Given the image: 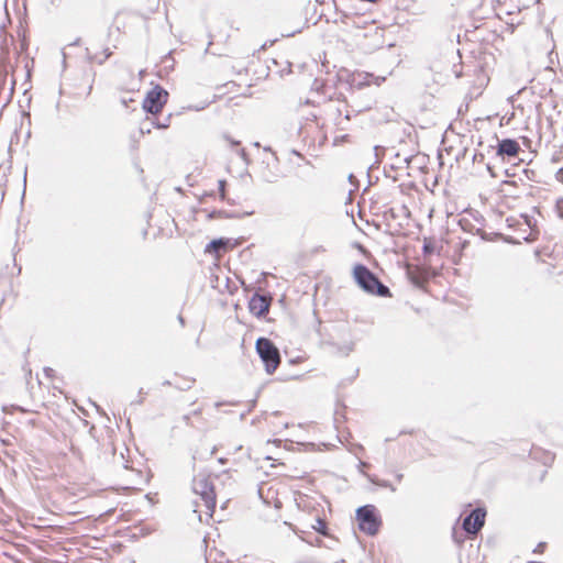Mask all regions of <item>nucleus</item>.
<instances>
[{
    "mask_svg": "<svg viewBox=\"0 0 563 563\" xmlns=\"http://www.w3.org/2000/svg\"><path fill=\"white\" fill-rule=\"evenodd\" d=\"M356 284L366 292L379 297H390L389 288L365 265L356 264L353 268Z\"/></svg>",
    "mask_w": 563,
    "mask_h": 563,
    "instance_id": "1",
    "label": "nucleus"
},
{
    "mask_svg": "<svg viewBox=\"0 0 563 563\" xmlns=\"http://www.w3.org/2000/svg\"><path fill=\"white\" fill-rule=\"evenodd\" d=\"M192 492L199 496L203 506L206 507V515L212 516L216 508V492L213 483L209 476L199 473L192 479Z\"/></svg>",
    "mask_w": 563,
    "mask_h": 563,
    "instance_id": "2",
    "label": "nucleus"
},
{
    "mask_svg": "<svg viewBox=\"0 0 563 563\" xmlns=\"http://www.w3.org/2000/svg\"><path fill=\"white\" fill-rule=\"evenodd\" d=\"M509 228H515L517 236L510 238L509 241L519 243L520 240L526 242H532L537 239L538 230L536 228V221L527 214H521L519 218L510 217L506 219Z\"/></svg>",
    "mask_w": 563,
    "mask_h": 563,
    "instance_id": "3",
    "label": "nucleus"
},
{
    "mask_svg": "<svg viewBox=\"0 0 563 563\" xmlns=\"http://www.w3.org/2000/svg\"><path fill=\"white\" fill-rule=\"evenodd\" d=\"M255 349L265 365L267 374H273L280 364V353L276 345L267 338H258L255 343Z\"/></svg>",
    "mask_w": 563,
    "mask_h": 563,
    "instance_id": "4",
    "label": "nucleus"
},
{
    "mask_svg": "<svg viewBox=\"0 0 563 563\" xmlns=\"http://www.w3.org/2000/svg\"><path fill=\"white\" fill-rule=\"evenodd\" d=\"M358 528L367 536H375L379 531L382 519L373 505L361 506L356 510Z\"/></svg>",
    "mask_w": 563,
    "mask_h": 563,
    "instance_id": "5",
    "label": "nucleus"
},
{
    "mask_svg": "<svg viewBox=\"0 0 563 563\" xmlns=\"http://www.w3.org/2000/svg\"><path fill=\"white\" fill-rule=\"evenodd\" d=\"M168 92L159 85L146 93L143 100V109L151 114H157L167 102Z\"/></svg>",
    "mask_w": 563,
    "mask_h": 563,
    "instance_id": "6",
    "label": "nucleus"
},
{
    "mask_svg": "<svg viewBox=\"0 0 563 563\" xmlns=\"http://www.w3.org/2000/svg\"><path fill=\"white\" fill-rule=\"evenodd\" d=\"M486 510L477 507L473 509L462 523L463 530L470 536H476L485 525Z\"/></svg>",
    "mask_w": 563,
    "mask_h": 563,
    "instance_id": "7",
    "label": "nucleus"
},
{
    "mask_svg": "<svg viewBox=\"0 0 563 563\" xmlns=\"http://www.w3.org/2000/svg\"><path fill=\"white\" fill-rule=\"evenodd\" d=\"M271 302V295H260L255 292L249 301L250 312L257 318H263L268 313Z\"/></svg>",
    "mask_w": 563,
    "mask_h": 563,
    "instance_id": "8",
    "label": "nucleus"
},
{
    "mask_svg": "<svg viewBox=\"0 0 563 563\" xmlns=\"http://www.w3.org/2000/svg\"><path fill=\"white\" fill-rule=\"evenodd\" d=\"M496 156L503 161L518 157L521 148L519 143L514 139L497 140Z\"/></svg>",
    "mask_w": 563,
    "mask_h": 563,
    "instance_id": "9",
    "label": "nucleus"
},
{
    "mask_svg": "<svg viewBox=\"0 0 563 563\" xmlns=\"http://www.w3.org/2000/svg\"><path fill=\"white\" fill-rule=\"evenodd\" d=\"M236 243H233L231 239L220 238L217 240H212L207 244L205 252L209 254H214L216 256H220L222 253L231 250L235 246Z\"/></svg>",
    "mask_w": 563,
    "mask_h": 563,
    "instance_id": "10",
    "label": "nucleus"
},
{
    "mask_svg": "<svg viewBox=\"0 0 563 563\" xmlns=\"http://www.w3.org/2000/svg\"><path fill=\"white\" fill-rule=\"evenodd\" d=\"M528 187L527 184L521 181V186L516 180H504L501 181V191L505 192L506 196L519 198L525 189Z\"/></svg>",
    "mask_w": 563,
    "mask_h": 563,
    "instance_id": "11",
    "label": "nucleus"
},
{
    "mask_svg": "<svg viewBox=\"0 0 563 563\" xmlns=\"http://www.w3.org/2000/svg\"><path fill=\"white\" fill-rule=\"evenodd\" d=\"M316 531L322 536H329L327 521L320 517L316 519V525L312 526Z\"/></svg>",
    "mask_w": 563,
    "mask_h": 563,
    "instance_id": "12",
    "label": "nucleus"
},
{
    "mask_svg": "<svg viewBox=\"0 0 563 563\" xmlns=\"http://www.w3.org/2000/svg\"><path fill=\"white\" fill-rule=\"evenodd\" d=\"M239 216L235 214V213H231V212H228V211H224V210H214L212 211L211 213H209V218L210 219H216V218H238Z\"/></svg>",
    "mask_w": 563,
    "mask_h": 563,
    "instance_id": "13",
    "label": "nucleus"
},
{
    "mask_svg": "<svg viewBox=\"0 0 563 563\" xmlns=\"http://www.w3.org/2000/svg\"><path fill=\"white\" fill-rule=\"evenodd\" d=\"M435 251V244L431 240H426L422 246L423 255H431Z\"/></svg>",
    "mask_w": 563,
    "mask_h": 563,
    "instance_id": "14",
    "label": "nucleus"
},
{
    "mask_svg": "<svg viewBox=\"0 0 563 563\" xmlns=\"http://www.w3.org/2000/svg\"><path fill=\"white\" fill-rule=\"evenodd\" d=\"M194 383H195V379L185 378V379H183V382L180 384L176 385V387L181 390H188L192 387Z\"/></svg>",
    "mask_w": 563,
    "mask_h": 563,
    "instance_id": "15",
    "label": "nucleus"
},
{
    "mask_svg": "<svg viewBox=\"0 0 563 563\" xmlns=\"http://www.w3.org/2000/svg\"><path fill=\"white\" fill-rule=\"evenodd\" d=\"M555 212L559 218L563 219V198H559L555 202Z\"/></svg>",
    "mask_w": 563,
    "mask_h": 563,
    "instance_id": "16",
    "label": "nucleus"
},
{
    "mask_svg": "<svg viewBox=\"0 0 563 563\" xmlns=\"http://www.w3.org/2000/svg\"><path fill=\"white\" fill-rule=\"evenodd\" d=\"M219 184V192H220V197H221V200H224L225 199V186H227V181L224 179H220L218 181Z\"/></svg>",
    "mask_w": 563,
    "mask_h": 563,
    "instance_id": "17",
    "label": "nucleus"
},
{
    "mask_svg": "<svg viewBox=\"0 0 563 563\" xmlns=\"http://www.w3.org/2000/svg\"><path fill=\"white\" fill-rule=\"evenodd\" d=\"M169 121H170V115H168L165 121H161V122H155V126L157 129H166L169 126Z\"/></svg>",
    "mask_w": 563,
    "mask_h": 563,
    "instance_id": "18",
    "label": "nucleus"
},
{
    "mask_svg": "<svg viewBox=\"0 0 563 563\" xmlns=\"http://www.w3.org/2000/svg\"><path fill=\"white\" fill-rule=\"evenodd\" d=\"M369 479H371V482H372V483H375V484H377V485H379V486H382V487H386V488L388 487V488H390L391 490H395V488H394V487H393V486H391L387 481L378 482V481H375V479H374V478H372V477H369Z\"/></svg>",
    "mask_w": 563,
    "mask_h": 563,
    "instance_id": "19",
    "label": "nucleus"
},
{
    "mask_svg": "<svg viewBox=\"0 0 563 563\" xmlns=\"http://www.w3.org/2000/svg\"><path fill=\"white\" fill-rule=\"evenodd\" d=\"M410 279L417 286H422V284H423V279L420 278L419 276L413 275V274H410Z\"/></svg>",
    "mask_w": 563,
    "mask_h": 563,
    "instance_id": "20",
    "label": "nucleus"
},
{
    "mask_svg": "<svg viewBox=\"0 0 563 563\" xmlns=\"http://www.w3.org/2000/svg\"><path fill=\"white\" fill-rule=\"evenodd\" d=\"M112 55V52L109 48H106L103 51V57L102 60H98L99 65H102L110 56Z\"/></svg>",
    "mask_w": 563,
    "mask_h": 563,
    "instance_id": "21",
    "label": "nucleus"
},
{
    "mask_svg": "<svg viewBox=\"0 0 563 563\" xmlns=\"http://www.w3.org/2000/svg\"><path fill=\"white\" fill-rule=\"evenodd\" d=\"M238 154L239 156L244 161V162H247L249 161V157H247V153L245 151V148H239L238 150Z\"/></svg>",
    "mask_w": 563,
    "mask_h": 563,
    "instance_id": "22",
    "label": "nucleus"
},
{
    "mask_svg": "<svg viewBox=\"0 0 563 563\" xmlns=\"http://www.w3.org/2000/svg\"><path fill=\"white\" fill-rule=\"evenodd\" d=\"M43 371H44V374L46 375V377L51 378V377H53V376H54L55 371H54L53 368H51V367H44V369H43Z\"/></svg>",
    "mask_w": 563,
    "mask_h": 563,
    "instance_id": "23",
    "label": "nucleus"
},
{
    "mask_svg": "<svg viewBox=\"0 0 563 563\" xmlns=\"http://www.w3.org/2000/svg\"><path fill=\"white\" fill-rule=\"evenodd\" d=\"M87 57H88L89 62H97V63H98V60H102V58H101V57H98V58H97V56H92V55H90V53H89V51H88V49H87Z\"/></svg>",
    "mask_w": 563,
    "mask_h": 563,
    "instance_id": "24",
    "label": "nucleus"
},
{
    "mask_svg": "<svg viewBox=\"0 0 563 563\" xmlns=\"http://www.w3.org/2000/svg\"><path fill=\"white\" fill-rule=\"evenodd\" d=\"M483 158H484V154L479 153V154H475L473 159H474V161L482 162V161H483Z\"/></svg>",
    "mask_w": 563,
    "mask_h": 563,
    "instance_id": "25",
    "label": "nucleus"
},
{
    "mask_svg": "<svg viewBox=\"0 0 563 563\" xmlns=\"http://www.w3.org/2000/svg\"><path fill=\"white\" fill-rule=\"evenodd\" d=\"M227 140H229L231 142L232 146H240V142L239 141L230 140L228 136H227Z\"/></svg>",
    "mask_w": 563,
    "mask_h": 563,
    "instance_id": "26",
    "label": "nucleus"
},
{
    "mask_svg": "<svg viewBox=\"0 0 563 563\" xmlns=\"http://www.w3.org/2000/svg\"><path fill=\"white\" fill-rule=\"evenodd\" d=\"M169 59H172L170 58V53H168L167 55L164 56L163 62L167 63Z\"/></svg>",
    "mask_w": 563,
    "mask_h": 563,
    "instance_id": "27",
    "label": "nucleus"
},
{
    "mask_svg": "<svg viewBox=\"0 0 563 563\" xmlns=\"http://www.w3.org/2000/svg\"><path fill=\"white\" fill-rule=\"evenodd\" d=\"M297 32H300V30L294 31V32L288 33V34H283V36H292V35H295Z\"/></svg>",
    "mask_w": 563,
    "mask_h": 563,
    "instance_id": "28",
    "label": "nucleus"
},
{
    "mask_svg": "<svg viewBox=\"0 0 563 563\" xmlns=\"http://www.w3.org/2000/svg\"><path fill=\"white\" fill-rule=\"evenodd\" d=\"M553 459H554L553 455L548 454L544 463H547L548 461H553Z\"/></svg>",
    "mask_w": 563,
    "mask_h": 563,
    "instance_id": "29",
    "label": "nucleus"
},
{
    "mask_svg": "<svg viewBox=\"0 0 563 563\" xmlns=\"http://www.w3.org/2000/svg\"><path fill=\"white\" fill-rule=\"evenodd\" d=\"M178 320H179V322L181 323V325H184V324H185V320H184L183 316H178Z\"/></svg>",
    "mask_w": 563,
    "mask_h": 563,
    "instance_id": "30",
    "label": "nucleus"
},
{
    "mask_svg": "<svg viewBox=\"0 0 563 563\" xmlns=\"http://www.w3.org/2000/svg\"><path fill=\"white\" fill-rule=\"evenodd\" d=\"M487 169H488V172L490 173L492 176H495V174L493 172V168L489 165H487Z\"/></svg>",
    "mask_w": 563,
    "mask_h": 563,
    "instance_id": "31",
    "label": "nucleus"
},
{
    "mask_svg": "<svg viewBox=\"0 0 563 563\" xmlns=\"http://www.w3.org/2000/svg\"><path fill=\"white\" fill-rule=\"evenodd\" d=\"M543 547H544V543H539V545H538V548L534 550V552H537V551L541 550V548H543Z\"/></svg>",
    "mask_w": 563,
    "mask_h": 563,
    "instance_id": "32",
    "label": "nucleus"
},
{
    "mask_svg": "<svg viewBox=\"0 0 563 563\" xmlns=\"http://www.w3.org/2000/svg\"><path fill=\"white\" fill-rule=\"evenodd\" d=\"M505 174H506V176H507V177H511V176H514V174H510V173H509V169H506V170H505Z\"/></svg>",
    "mask_w": 563,
    "mask_h": 563,
    "instance_id": "33",
    "label": "nucleus"
},
{
    "mask_svg": "<svg viewBox=\"0 0 563 563\" xmlns=\"http://www.w3.org/2000/svg\"><path fill=\"white\" fill-rule=\"evenodd\" d=\"M227 462V459L220 457L219 463L224 464Z\"/></svg>",
    "mask_w": 563,
    "mask_h": 563,
    "instance_id": "34",
    "label": "nucleus"
},
{
    "mask_svg": "<svg viewBox=\"0 0 563 563\" xmlns=\"http://www.w3.org/2000/svg\"><path fill=\"white\" fill-rule=\"evenodd\" d=\"M402 479V474L397 475V481L400 482Z\"/></svg>",
    "mask_w": 563,
    "mask_h": 563,
    "instance_id": "35",
    "label": "nucleus"
},
{
    "mask_svg": "<svg viewBox=\"0 0 563 563\" xmlns=\"http://www.w3.org/2000/svg\"><path fill=\"white\" fill-rule=\"evenodd\" d=\"M200 412H201V410L197 409V410L194 411V415H199Z\"/></svg>",
    "mask_w": 563,
    "mask_h": 563,
    "instance_id": "36",
    "label": "nucleus"
},
{
    "mask_svg": "<svg viewBox=\"0 0 563 563\" xmlns=\"http://www.w3.org/2000/svg\"><path fill=\"white\" fill-rule=\"evenodd\" d=\"M405 162H406L407 164H409V163H410V158L406 157V158H405Z\"/></svg>",
    "mask_w": 563,
    "mask_h": 563,
    "instance_id": "37",
    "label": "nucleus"
},
{
    "mask_svg": "<svg viewBox=\"0 0 563 563\" xmlns=\"http://www.w3.org/2000/svg\"><path fill=\"white\" fill-rule=\"evenodd\" d=\"M353 178H354V176L351 174V175L349 176L350 181H352V180H353Z\"/></svg>",
    "mask_w": 563,
    "mask_h": 563,
    "instance_id": "38",
    "label": "nucleus"
},
{
    "mask_svg": "<svg viewBox=\"0 0 563 563\" xmlns=\"http://www.w3.org/2000/svg\"><path fill=\"white\" fill-rule=\"evenodd\" d=\"M164 385H172L169 380L164 382Z\"/></svg>",
    "mask_w": 563,
    "mask_h": 563,
    "instance_id": "39",
    "label": "nucleus"
},
{
    "mask_svg": "<svg viewBox=\"0 0 563 563\" xmlns=\"http://www.w3.org/2000/svg\"><path fill=\"white\" fill-rule=\"evenodd\" d=\"M345 119H346V120H350V114H349V112L345 114Z\"/></svg>",
    "mask_w": 563,
    "mask_h": 563,
    "instance_id": "40",
    "label": "nucleus"
},
{
    "mask_svg": "<svg viewBox=\"0 0 563 563\" xmlns=\"http://www.w3.org/2000/svg\"><path fill=\"white\" fill-rule=\"evenodd\" d=\"M379 150H380V147H379V146H375V151H376V153H377Z\"/></svg>",
    "mask_w": 563,
    "mask_h": 563,
    "instance_id": "41",
    "label": "nucleus"
},
{
    "mask_svg": "<svg viewBox=\"0 0 563 563\" xmlns=\"http://www.w3.org/2000/svg\"><path fill=\"white\" fill-rule=\"evenodd\" d=\"M184 419L188 422L189 420V417L188 416H185Z\"/></svg>",
    "mask_w": 563,
    "mask_h": 563,
    "instance_id": "42",
    "label": "nucleus"
}]
</instances>
